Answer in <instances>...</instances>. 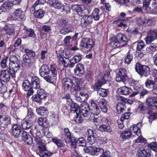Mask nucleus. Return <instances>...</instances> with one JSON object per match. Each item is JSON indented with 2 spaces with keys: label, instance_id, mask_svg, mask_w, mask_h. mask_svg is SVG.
Returning a JSON list of instances; mask_svg holds the SVG:
<instances>
[{
  "label": "nucleus",
  "instance_id": "nucleus-58",
  "mask_svg": "<svg viewBox=\"0 0 157 157\" xmlns=\"http://www.w3.org/2000/svg\"><path fill=\"white\" fill-rule=\"evenodd\" d=\"M145 44L144 41H141L137 43L136 44V50L138 51H140L145 46Z\"/></svg>",
  "mask_w": 157,
  "mask_h": 157
},
{
  "label": "nucleus",
  "instance_id": "nucleus-27",
  "mask_svg": "<svg viewBox=\"0 0 157 157\" xmlns=\"http://www.w3.org/2000/svg\"><path fill=\"white\" fill-rule=\"evenodd\" d=\"M138 155L139 157H150V153L148 150L139 149L138 151Z\"/></svg>",
  "mask_w": 157,
  "mask_h": 157
},
{
  "label": "nucleus",
  "instance_id": "nucleus-60",
  "mask_svg": "<svg viewBox=\"0 0 157 157\" xmlns=\"http://www.w3.org/2000/svg\"><path fill=\"white\" fill-rule=\"evenodd\" d=\"M7 88L6 86L0 82V94H4L6 92Z\"/></svg>",
  "mask_w": 157,
  "mask_h": 157
},
{
  "label": "nucleus",
  "instance_id": "nucleus-33",
  "mask_svg": "<svg viewBox=\"0 0 157 157\" xmlns=\"http://www.w3.org/2000/svg\"><path fill=\"white\" fill-rule=\"evenodd\" d=\"M111 70L108 68L105 72L103 77L100 78L103 81V82L105 83L107 81H110L111 80V76L110 75Z\"/></svg>",
  "mask_w": 157,
  "mask_h": 157
},
{
  "label": "nucleus",
  "instance_id": "nucleus-37",
  "mask_svg": "<svg viewBox=\"0 0 157 157\" xmlns=\"http://www.w3.org/2000/svg\"><path fill=\"white\" fill-rule=\"evenodd\" d=\"M132 135L130 131H124L120 133V137L123 140H126L129 138Z\"/></svg>",
  "mask_w": 157,
  "mask_h": 157
},
{
  "label": "nucleus",
  "instance_id": "nucleus-1",
  "mask_svg": "<svg viewBox=\"0 0 157 157\" xmlns=\"http://www.w3.org/2000/svg\"><path fill=\"white\" fill-rule=\"evenodd\" d=\"M30 134L34 137V140L36 143L38 145V148L39 150V151L37 153L41 157H50L52 155V153L50 152H46L47 151L44 144V141L41 138V135L40 132L38 131L34 127V128H33L30 130Z\"/></svg>",
  "mask_w": 157,
  "mask_h": 157
},
{
  "label": "nucleus",
  "instance_id": "nucleus-10",
  "mask_svg": "<svg viewBox=\"0 0 157 157\" xmlns=\"http://www.w3.org/2000/svg\"><path fill=\"white\" fill-rule=\"evenodd\" d=\"M11 118L7 115L2 116L0 115V129L3 130L7 128L8 125L11 124Z\"/></svg>",
  "mask_w": 157,
  "mask_h": 157
},
{
  "label": "nucleus",
  "instance_id": "nucleus-40",
  "mask_svg": "<svg viewBox=\"0 0 157 157\" xmlns=\"http://www.w3.org/2000/svg\"><path fill=\"white\" fill-rule=\"evenodd\" d=\"M71 92L72 94L75 95V97L78 101L82 102L85 101L84 98L80 96L79 93H77V90H74L73 91L71 90Z\"/></svg>",
  "mask_w": 157,
  "mask_h": 157
},
{
  "label": "nucleus",
  "instance_id": "nucleus-45",
  "mask_svg": "<svg viewBox=\"0 0 157 157\" xmlns=\"http://www.w3.org/2000/svg\"><path fill=\"white\" fill-rule=\"evenodd\" d=\"M58 61L60 64H63L64 66L65 67H69V62L63 59V56H59L58 59Z\"/></svg>",
  "mask_w": 157,
  "mask_h": 157
},
{
  "label": "nucleus",
  "instance_id": "nucleus-28",
  "mask_svg": "<svg viewBox=\"0 0 157 157\" xmlns=\"http://www.w3.org/2000/svg\"><path fill=\"white\" fill-rule=\"evenodd\" d=\"M57 68L56 65L55 64H52L51 65V71L52 73V78L54 79V83L56 82V75L57 74Z\"/></svg>",
  "mask_w": 157,
  "mask_h": 157
},
{
  "label": "nucleus",
  "instance_id": "nucleus-21",
  "mask_svg": "<svg viewBox=\"0 0 157 157\" xmlns=\"http://www.w3.org/2000/svg\"><path fill=\"white\" fill-rule=\"evenodd\" d=\"M147 105L150 107H157V97H150L147 99Z\"/></svg>",
  "mask_w": 157,
  "mask_h": 157
},
{
  "label": "nucleus",
  "instance_id": "nucleus-19",
  "mask_svg": "<svg viewBox=\"0 0 157 157\" xmlns=\"http://www.w3.org/2000/svg\"><path fill=\"white\" fill-rule=\"evenodd\" d=\"M74 73L75 75L81 76L85 72V69L83 65L81 63H78L75 69L74 70Z\"/></svg>",
  "mask_w": 157,
  "mask_h": 157
},
{
  "label": "nucleus",
  "instance_id": "nucleus-8",
  "mask_svg": "<svg viewBox=\"0 0 157 157\" xmlns=\"http://www.w3.org/2000/svg\"><path fill=\"white\" fill-rule=\"evenodd\" d=\"M68 51L66 52L65 58L69 60V67L73 68L75 66V63L81 61L82 59L81 56L78 54L69 59L71 57V55L68 54Z\"/></svg>",
  "mask_w": 157,
  "mask_h": 157
},
{
  "label": "nucleus",
  "instance_id": "nucleus-14",
  "mask_svg": "<svg viewBox=\"0 0 157 157\" xmlns=\"http://www.w3.org/2000/svg\"><path fill=\"white\" fill-rule=\"evenodd\" d=\"M10 74L9 73L8 70H4L0 72V82H9L10 80Z\"/></svg>",
  "mask_w": 157,
  "mask_h": 157
},
{
  "label": "nucleus",
  "instance_id": "nucleus-3",
  "mask_svg": "<svg viewBox=\"0 0 157 157\" xmlns=\"http://www.w3.org/2000/svg\"><path fill=\"white\" fill-rule=\"evenodd\" d=\"M40 75L47 82L51 83H54V80L52 78V75L50 73V71L48 65H43L39 70Z\"/></svg>",
  "mask_w": 157,
  "mask_h": 157
},
{
  "label": "nucleus",
  "instance_id": "nucleus-12",
  "mask_svg": "<svg viewBox=\"0 0 157 157\" xmlns=\"http://www.w3.org/2000/svg\"><path fill=\"white\" fill-rule=\"evenodd\" d=\"M117 98L119 101H121V102H119L117 103L116 109L118 113L121 114L124 109L125 104V101L126 99L120 96H118Z\"/></svg>",
  "mask_w": 157,
  "mask_h": 157
},
{
  "label": "nucleus",
  "instance_id": "nucleus-22",
  "mask_svg": "<svg viewBox=\"0 0 157 157\" xmlns=\"http://www.w3.org/2000/svg\"><path fill=\"white\" fill-rule=\"evenodd\" d=\"M68 104L70 105V113L71 114L72 113L77 114L79 111V109H80L78 105L77 104L73 102L72 101V102H71V103H69Z\"/></svg>",
  "mask_w": 157,
  "mask_h": 157
},
{
  "label": "nucleus",
  "instance_id": "nucleus-38",
  "mask_svg": "<svg viewBox=\"0 0 157 157\" xmlns=\"http://www.w3.org/2000/svg\"><path fill=\"white\" fill-rule=\"evenodd\" d=\"M74 30V27L73 26H70L66 27L61 30L60 32V33L62 34L65 35L70 32H72Z\"/></svg>",
  "mask_w": 157,
  "mask_h": 157
},
{
  "label": "nucleus",
  "instance_id": "nucleus-24",
  "mask_svg": "<svg viewBox=\"0 0 157 157\" xmlns=\"http://www.w3.org/2000/svg\"><path fill=\"white\" fill-rule=\"evenodd\" d=\"M72 81L73 87L74 86L75 87V90H80V85L82 81L81 79L80 78L74 76L72 78Z\"/></svg>",
  "mask_w": 157,
  "mask_h": 157
},
{
  "label": "nucleus",
  "instance_id": "nucleus-32",
  "mask_svg": "<svg viewBox=\"0 0 157 157\" xmlns=\"http://www.w3.org/2000/svg\"><path fill=\"white\" fill-rule=\"evenodd\" d=\"M156 83L155 81L152 80L150 78H147L145 82V87L148 89H152Z\"/></svg>",
  "mask_w": 157,
  "mask_h": 157
},
{
  "label": "nucleus",
  "instance_id": "nucleus-54",
  "mask_svg": "<svg viewBox=\"0 0 157 157\" xmlns=\"http://www.w3.org/2000/svg\"><path fill=\"white\" fill-rule=\"evenodd\" d=\"M127 20H128V18H127L126 17H125L124 19L120 18L118 20L115 21L114 22L115 23L116 22H120V23L117 25L119 27H125L126 26V24L124 23H123L122 21L124 20L126 21Z\"/></svg>",
  "mask_w": 157,
  "mask_h": 157
},
{
  "label": "nucleus",
  "instance_id": "nucleus-44",
  "mask_svg": "<svg viewBox=\"0 0 157 157\" xmlns=\"http://www.w3.org/2000/svg\"><path fill=\"white\" fill-rule=\"evenodd\" d=\"M99 10L97 8L95 9L93 11L92 17L95 21L99 20L100 17Z\"/></svg>",
  "mask_w": 157,
  "mask_h": 157
},
{
  "label": "nucleus",
  "instance_id": "nucleus-46",
  "mask_svg": "<svg viewBox=\"0 0 157 157\" xmlns=\"http://www.w3.org/2000/svg\"><path fill=\"white\" fill-rule=\"evenodd\" d=\"M109 94L108 90L105 89L99 88L98 90V94L100 96L105 97L106 96Z\"/></svg>",
  "mask_w": 157,
  "mask_h": 157
},
{
  "label": "nucleus",
  "instance_id": "nucleus-35",
  "mask_svg": "<svg viewBox=\"0 0 157 157\" xmlns=\"http://www.w3.org/2000/svg\"><path fill=\"white\" fill-rule=\"evenodd\" d=\"M32 124L30 120L23 121L21 122V127L23 129L28 130L31 128Z\"/></svg>",
  "mask_w": 157,
  "mask_h": 157
},
{
  "label": "nucleus",
  "instance_id": "nucleus-34",
  "mask_svg": "<svg viewBox=\"0 0 157 157\" xmlns=\"http://www.w3.org/2000/svg\"><path fill=\"white\" fill-rule=\"evenodd\" d=\"M131 133L133 132L136 135L139 136L141 135L140 130L139 127L136 125H133L131 126L129 130Z\"/></svg>",
  "mask_w": 157,
  "mask_h": 157
},
{
  "label": "nucleus",
  "instance_id": "nucleus-17",
  "mask_svg": "<svg viewBox=\"0 0 157 157\" xmlns=\"http://www.w3.org/2000/svg\"><path fill=\"white\" fill-rule=\"evenodd\" d=\"M13 6L12 2L10 0L5 1L0 7V10L3 12H7L11 9Z\"/></svg>",
  "mask_w": 157,
  "mask_h": 157
},
{
  "label": "nucleus",
  "instance_id": "nucleus-55",
  "mask_svg": "<svg viewBox=\"0 0 157 157\" xmlns=\"http://www.w3.org/2000/svg\"><path fill=\"white\" fill-rule=\"evenodd\" d=\"M82 17L84 20H86V22H87L86 23L88 25L92 23L93 21V18L90 15H85L83 16Z\"/></svg>",
  "mask_w": 157,
  "mask_h": 157
},
{
  "label": "nucleus",
  "instance_id": "nucleus-6",
  "mask_svg": "<svg viewBox=\"0 0 157 157\" xmlns=\"http://www.w3.org/2000/svg\"><path fill=\"white\" fill-rule=\"evenodd\" d=\"M93 45V42L91 39L84 37L82 39L80 46L81 49L88 51L91 49Z\"/></svg>",
  "mask_w": 157,
  "mask_h": 157
},
{
  "label": "nucleus",
  "instance_id": "nucleus-62",
  "mask_svg": "<svg viewBox=\"0 0 157 157\" xmlns=\"http://www.w3.org/2000/svg\"><path fill=\"white\" fill-rule=\"evenodd\" d=\"M9 59L8 57H6L2 60L1 62V67L3 68H6L7 66V61Z\"/></svg>",
  "mask_w": 157,
  "mask_h": 157
},
{
  "label": "nucleus",
  "instance_id": "nucleus-41",
  "mask_svg": "<svg viewBox=\"0 0 157 157\" xmlns=\"http://www.w3.org/2000/svg\"><path fill=\"white\" fill-rule=\"evenodd\" d=\"M37 94L42 99L46 98L47 97L46 93L44 89L41 88L38 89Z\"/></svg>",
  "mask_w": 157,
  "mask_h": 157
},
{
  "label": "nucleus",
  "instance_id": "nucleus-57",
  "mask_svg": "<svg viewBox=\"0 0 157 157\" xmlns=\"http://www.w3.org/2000/svg\"><path fill=\"white\" fill-rule=\"evenodd\" d=\"M128 83L132 86H136L138 83V81L132 78H128Z\"/></svg>",
  "mask_w": 157,
  "mask_h": 157
},
{
  "label": "nucleus",
  "instance_id": "nucleus-31",
  "mask_svg": "<svg viewBox=\"0 0 157 157\" xmlns=\"http://www.w3.org/2000/svg\"><path fill=\"white\" fill-rule=\"evenodd\" d=\"M88 106H87V107L83 106L80 108L78 112V113L80 116H83L85 117H88L89 114V112L88 110Z\"/></svg>",
  "mask_w": 157,
  "mask_h": 157
},
{
  "label": "nucleus",
  "instance_id": "nucleus-15",
  "mask_svg": "<svg viewBox=\"0 0 157 157\" xmlns=\"http://www.w3.org/2000/svg\"><path fill=\"white\" fill-rule=\"evenodd\" d=\"M25 13L21 8L16 9L13 14L12 16V18L14 20H19V19H24L25 17Z\"/></svg>",
  "mask_w": 157,
  "mask_h": 157
},
{
  "label": "nucleus",
  "instance_id": "nucleus-13",
  "mask_svg": "<svg viewBox=\"0 0 157 157\" xmlns=\"http://www.w3.org/2000/svg\"><path fill=\"white\" fill-rule=\"evenodd\" d=\"M156 39H157V29L150 31L145 39L146 43L147 44H150Z\"/></svg>",
  "mask_w": 157,
  "mask_h": 157
},
{
  "label": "nucleus",
  "instance_id": "nucleus-29",
  "mask_svg": "<svg viewBox=\"0 0 157 157\" xmlns=\"http://www.w3.org/2000/svg\"><path fill=\"white\" fill-rule=\"evenodd\" d=\"M132 49H130L127 53L126 57L124 58V62L125 64L128 65L130 64L133 58L132 52Z\"/></svg>",
  "mask_w": 157,
  "mask_h": 157
},
{
  "label": "nucleus",
  "instance_id": "nucleus-30",
  "mask_svg": "<svg viewBox=\"0 0 157 157\" xmlns=\"http://www.w3.org/2000/svg\"><path fill=\"white\" fill-rule=\"evenodd\" d=\"M47 3L55 8L59 9L62 7V5L56 0H51L47 1Z\"/></svg>",
  "mask_w": 157,
  "mask_h": 157
},
{
  "label": "nucleus",
  "instance_id": "nucleus-2",
  "mask_svg": "<svg viewBox=\"0 0 157 157\" xmlns=\"http://www.w3.org/2000/svg\"><path fill=\"white\" fill-rule=\"evenodd\" d=\"M128 41V40L125 35L119 33L115 38L112 39L110 45L114 48H120L125 46Z\"/></svg>",
  "mask_w": 157,
  "mask_h": 157
},
{
  "label": "nucleus",
  "instance_id": "nucleus-48",
  "mask_svg": "<svg viewBox=\"0 0 157 157\" xmlns=\"http://www.w3.org/2000/svg\"><path fill=\"white\" fill-rule=\"evenodd\" d=\"M35 16L36 17L38 18H42L44 15L45 11L42 9H39L36 10V12L35 11Z\"/></svg>",
  "mask_w": 157,
  "mask_h": 157
},
{
  "label": "nucleus",
  "instance_id": "nucleus-47",
  "mask_svg": "<svg viewBox=\"0 0 157 157\" xmlns=\"http://www.w3.org/2000/svg\"><path fill=\"white\" fill-rule=\"evenodd\" d=\"M157 44H152L146 48V52L147 53H151L156 50Z\"/></svg>",
  "mask_w": 157,
  "mask_h": 157
},
{
  "label": "nucleus",
  "instance_id": "nucleus-49",
  "mask_svg": "<svg viewBox=\"0 0 157 157\" xmlns=\"http://www.w3.org/2000/svg\"><path fill=\"white\" fill-rule=\"evenodd\" d=\"M105 82H103V81L100 78L98 80V82H96L94 86H93V89L95 91L98 90V89L100 87L104 84H105Z\"/></svg>",
  "mask_w": 157,
  "mask_h": 157
},
{
  "label": "nucleus",
  "instance_id": "nucleus-11",
  "mask_svg": "<svg viewBox=\"0 0 157 157\" xmlns=\"http://www.w3.org/2000/svg\"><path fill=\"white\" fill-rule=\"evenodd\" d=\"M22 87L25 91H28L27 94V97L33 95L34 92L31 86V84L28 80H26L23 81Z\"/></svg>",
  "mask_w": 157,
  "mask_h": 157
},
{
  "label": "nucleus",
  "instance_id": "nucleus-64",
  "mask_svg": "<svg viewBox=\"0 0 157 157\" xmlns=\"http://www.w3.org/2000/svg\"><path fill=\"white\" fill-rule=\"evenodd\" d=\"M68 21L66 19L61 20L58 22V25L60 27H65L67 24Z\"/></svg>",
  "mask_w": 157,
  "mask_h": 157
},
{
  "label": "nucleus",
  "instance_id": "nucleus-26",
  "mask_svg": "<svg viewBox=\"0 0 157 157\" xmlns=\"http://www.w3.org/2000/svg\"><path fill=\"white\" fill-rule=\"evenodd\" d=\"M5 31L6 33L10 36L13 35L14 33V28H10L6 25H5L4 27L0 28V31Z\"/></svg>",
  "mask_w": 157,
  "mask_h": 157
},
{
  "label": "nucleus",
  "instance_id": "nucleus-20",
  "mask_svg": "<svg viewBox=\"0 0 157 157\" xmlns=\"http://www.w3.org/2000/svg\"><path fill=\"white\" fill-rule=\"evenodd\" d=\"M32 88L39 89L40 88V82L39 79L37 77L33 76L32 78L31 81Z\"/></svg>",
  "mask_w": 157,
  "mask_h": 157
},
{
  "label": "nucleus",
  "instance_id": "nucleus-23",
  "mask_svg": "<svg viewBox=\"0 0 157 157\" xmlns=\"http://www.w3.org/2000/svg\"><path fill=\"white\" fill-rule=\"evenodd\" d=\"M20 129V126L17 124L13 126L12 133L15 137L17 138L20 136L21 132Z\"/></svg>",
  "mask_w": 157,
  "mask_h": 157
},
{
  "label": "nucleus",
  "instance_id": "nucleus-61",
  "mask_svg": "<svg viewBox=\"0 0 157 157\" xmlns=\"http://www.w3.org/2000/svg\"><path fill=\"white\" fill-rule=\"evenodd\" d=\"M62 98L64 99H66L67 100V101L68 104L69 103H71V102H72V99L71 98V95L69 93H67L66 94H64L62 96Z\"/></svg>",
  "mask_w": 157,
  "mask_h": 157
},
{
  "label": "nucleus",
  "instance_id": "nucleus-50",
  "mask_svg": "<svg viewBox=\"0 0 157 157\" xmlns=\"http://www.w3.org/2000/svg\"><path fill=\"white\" fill-rule=\"evenodd\" d=\"M45 2L46 0H37L34 4V5H33L31 9V10L32 12V13L33 12V10H35L36 7V5L39 4H43Z\"/></svg>",
  "mask_w": 157,
  "mask_h": 157
},
{
  "label": "nucleus",
  "instance_id": "nucleus-63",
  "mask_svg": "<svg viewBox=\"0 0 157 157\" xmlns=\"http://www.w3.org/2000/svg\"><path fill=\"white\" fill-rule=\"evenodd\" d=\"M143 88L142 87H136L135 88V91L131 94L132 96H134L140 93L141 90H143Z\"/></svg>",
  "mask_w": 157,
  "mask_h": 157
},
{
  "label": "nucleus",
  "instance_id": "nucleus-4",
  "mask_svg": "<svg viewBox=\"0 0 157 157\" xmlns=\"http://www.w3.org/2000/svg\"><path fill=\"white\" fill-rule=\"evenodd\" d=\"M26 54L22 57L23 63L27 66L31 67L33 65L32 61L35 56V52L29 50L25 49Z\"/></svg>",
  "mask_w": 157,
  "mask_h": 157
},
{
  "label": "nucleus",
  "instance_id": "nucleus-25",
  "mask_svg": "<svg viewBox=\"0 0 157 157\" xmlns=\"http://www.w3.org/2000/svg\"><path fill=\"white\" fill-rule=\"evenodd\" d=\"M119 92L123 95H127L131 94L132 92V89L126 86H124L119 88L118 90Z\"/></svg>",
  "mask_w": 157,
  "mask_h": 157
},
{
  "label": "nucleus",
  "instance_id": "nucleus-42",
  "mask_svg": "<svg viewBox=\"0 0 157 157\" xmlns=\"http://www.w3.org/2000/svg\"><path fill=\"white\" fill-rule=\"evenodd\" d=\"M36 111L38 114L41 116L45 115L47 114V109L45 107L43 106L40 107L36 109Z\"/></svg>",
  "mask_w": 157,
  "mask_h": 157
},
{
  "label": "nucleus",
  "instance_id": "nucleus-56",
  "mask_svg": "<svg viewBox=\"0 0 157 157\" xmlns=\"http://www.w3.org/2000/svg\"><path fill=\"white\" fill-rule=\"evenodd\" d=\"M76 143L78 146H83L85 144L86 141L83 137L78 138V140L76 139Z\"/></svg>",
  "mask_w": 157,
  "mask_h": 157
},
{
  "label": "nucleus",
  "instance_id": "nucleus-39",
  "mask_svg": "<svg viewBox=\"0 0 157 157\" xmlns=\"http://www.w3.org/2000/svg\"><path fill=\"white\" fill-rule=\"evenodd\" d=\"M52 141L54 143H55L58 147H64L65 146V144L63 142L62 140L57 137H55L52 138Z\"/></svg>",
  "mask_w": 157,
  "mask_h": 157
},
{
  "label": "nucleus",
  "instance_id": "nucleus-52",
  "mask_svg": "<svg viewBox=\"0 0 157 157\" xmlns=\"http://www.w3.org/2000/svg\"><path fill=\"white\" fill-rule=\"evenodd\" d=\"M46 121L47 120L45 117H40L39 118L38 122L40 125L44 127L45 126V124H46Z\"/></svg>",
  "mask_w": 157,
  "mask_h": 157
},
{
  "label": "nucleus",
  "instance_id": "nucleus-43",
  "mask_svg": "<svg viewBox=\"0 0 157 157\" xmlns=\"http://www.w3.org/2000/svg\"><path fill=\"white\" fill-rule=\"evenodd\" d=\"M72 9L78 13L84 11L85 12H86L87 14L89 13L88 10L87 9H85L84 10H82L80 6L78 5H74L72 6Z\"/></svg>",
  "mask_w": 157,
  "mask_h": 157
},
{
  "label": "nucleus",
  "instance_id": "nucleus-18",
  "mask_svg": "<svg viewBox=\"0 0 157 157\" xmlns=\"http://www.w3.org/2000/svg\"><path fill=\"white\" fill-rule=\"evenodd\" d=\"M21 139L25 144L29 145L33 144V140L29 135L26 131H23L21 135Z\"/></svg>",
  "mask_w": 157,
  "mask_h": 157
},
{
  "label": "nucleus",
  "instance_id": "nucleus-53",
  "mask_svg": "<svg viewBox=\"0 0 157 157\" xmlns=\"http://www.w3.org/2000/svg\"><path fill=\"white\" fill-rule=\"evenodd\" d=\"M27 34L29 37H31L33 38H35L36 34L35 33L33 30L31 29H27L26 28H24Z\"/></svg>",
  "mask_w": 157,
  "mask_h": 157
},
{
  "label": "nucleus",
  "instance_id": "nucleus-16",
  "mask_svg": "<svg viewBox=\"0 0 157 157\" xmlns=\"http://www.w3.org/2000/svg\"><path fill=\"white\" fill-rule=\"evenodd\" d=\"M72 78L68 77L65 78L62 80V86L65 90L68 89L73 87Z\"/></svg>",
  "mask_w": 157,
  "mask_h": 157
},
{
  "label": "nucleus",
  "instance_id": "nucleus-51",
  "mask_svg": "<svg viewBox=\"0 0 157 157\" xmlns=\"http://www.w3.org/2000/svg\"><path fill=\"white\" fill-rule=\"evenodd\" d=\"M20 61L16 62H14L13 63H9V67L11 68H14L18 70L20 68Z\"/></svg>",
  "mask_w": 157,
  "mask_h": 157
},
{
  "label": "nucleus",
  "instance_id": "nucleus-7",
  "mask_svg": "<svg viewBox=\"0 0 157 157\" xmlns=\"http://www.w3.org/2000/svg\"><path fill=\"white\" fill-rule=\"evenodd\" d=\"M127 70L124 68H121L119 69V72L116 76V80L117 82L122 81L125 82L128 78L127 75Z\"/></svg>",
  "mask_w": 157,
  "mask_h": 157
},
{
  "label": "nucleus",
  "instance_id": "nucleus-5",
  "mask_svg": "<svg viewBox=\"0 0 157 157\" xmlns=\"http://www.w3.org/2000/svg\"><path fill=\"white\" fill-rule=\"evenodd\" d=\"M136 71L141 76L147 77L150 74V68L147 65H142L137 63L135 65Z\"/></svg>",
  "mask_w": 157,
  "mask_h": 157
},
{
  "label": "nucleus",
  "instance_id": "nucleus-36",
  "mask_svg": "<svg viewBox=\"0 0 157 157\" xmlns=\"http://www.w3.org/2000/svg\"><path fill=\"white\" fill-rule=\"evenodd\" d=\"M62 138L64 140H68L71 139V133L68 128H65L64 129V133L61 134Z\"/></svg>",
  "mask_w": 157,
  "mask_h": 157
},
{
  "label": "nucleus",
  "instance_id": "nucleus-59",
  "mask_svg": "<svg viewBox=\"0 0 157 157\" xmlns=\"http://www.w3.org/2000/svg\"><path fill=\"white\" fill-rule=\"evenodd\" d=\"M94 118L93 119V122L94 124L96 126L99 125L101 122V120L100 117H96L94 116L93 117Z\"/></svg>",
  "mask_w": 157,
  "mask_h": 157
},
{
  "label": "nucleus",
  "instance_id": "nucleus-9",
  "mask_svg": "<svg viewBox=\"0 0 157 157\" xmlns=\"http://www.w3.org/2000/svg\"><path fill=\"white\" fill-rule=\"evenodd\" d=\"M89 109L90 110L91 114L89 118V120H91L92 118L94 115H98L100 113V110L98 107L95 103L93 101H91L89 104Z\"/></svg>",
  "mask_w": 157,
  "mask_h": 157
}]
</instances>
